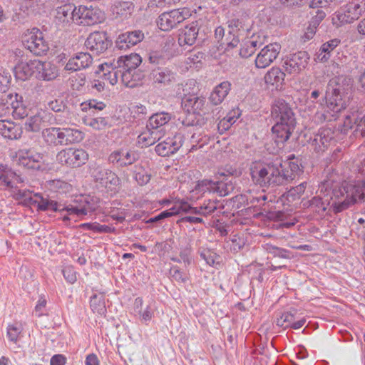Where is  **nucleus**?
<instances>
[{
    "label": "nucleus",
    "mask_w": 365,
    "mask_h": 365,
    "mask_svg": "<svg viewBox=\"0 0 365 365\" xmlns=\"http://www.w3.org/2000/svg\"><path fill=\"white\" fill-rule=\"evenodd\" d=\"M37 60H30L29 62H21L14 68L15 76L21 81H26L36 74V65L34 62Z\"/></svg>",
    "instance_id": "4c0bfd02"
},
{
    "label": "nucleus",
    "mask_w": 365,
    "mask_h": 365,
    "mask_svg": "<svg viewBox=\"0 0 365 365\" xmlns=\"http://www.w3.org/2000/svg\"><path fill=\"white\" fill-rule=\"evenodd\" d=\"M171 119V115L168 113L161 112L153 114L148 121L146 128L157 130L158 128L167 124Z\"/></svg>",
    "instance_id": "37998d69"
},
{
    "label": "nucleus",
    "mask_w": 365,
    "mask_h": 365,
    "mask_svg": "<svg viewBox=\"0 0 365 365\" xmlns=\"http://www.w3.org/2000/svg\"><path fill=\"white\" fill-rule=\"evenodd\" d=\"M281 171L284 178V185L292 182L304 173L302 160L294 155L288 156L287 160L282 163Z\"/></svg>",
    "instance_id": "f8f14e48"
},
{
    "label": "nucleus",
    "mask_w": 365,
    "mask_h": 365,
    "mask_svg": "<svg viewBox=\"0 0 365 365\" xmlns=\"http://www.w3.org/2000/svg\"><path fill=\"white\" fill-rule=\"evenodd\" d=\"M215 181L210 179H203L201 180H198L195 185V190L200 192H206L208 191L210 192H214L215 190Z\"/></svg>",
    "instance_id": "bf43d9fd"
},
{
    "label": "nucleus",
    "mask_w": 365,
    "mask_h": 365,
    "mask_svg": "<svg viewBox=\"0 0 365 365\" xmlns=\"http://www.w3.org/2000/svg\"><path fill=\"white\" fill-rule=\"evenodd\" d=\"M158 26L163 31H170L174 28L170 11L161 14L157 21Z\"/></svg>",
    "instance_id": "6e6d98bb"
},
{
    "label": "nucleus",
    "mask_w": 365,
    "mask_h": 365,
    "mask_svg": "<svg viewBox=\"0 0 365 365\" xmlns=\"http://www.w3.org/2000/svg\"><path fill=\"white\" fill-rule=\"evenodd\" d=\"M280 51L281 45L278 43H269L265 46L256 57V67L264 68L269 66L277 58Z\"/></svg>",
    "instance_id": "6ab92c4d"
},
{
    "label": "nucleus",
    "mask_w": 365,
    "mask_h": 365,
    "mask_svg": "<svg viewBox=\"0 0 365 365\" xmlns=\"http://www.w3.org/2000/svg\"><path fill=\"white\" fill-rule=\"evenodd\" d=\"M199 32L197 21H192L180 31L178 43L180 46L185 45L192 46L197 39Z\"/></svg>",
    "instance_id": "bb28decb"
},
{
    "label": "nucleus",
    "mask_w": 365,
    "mask_h": 365,
    "mask_svg": "<svg viewBox=\"0 0 365 365\" xmlns=\"http://www.w3.org/2000/svg\"><path fill=\"white\" fill-rule=\"evenodd\" d=\"M22 43L25 48L35 56L46 55L49 50L43 32L38 28L27 30L22 36Z\"/></svg>",
    "instance_id": "6e6552de"
},
{
    "label": "nucleus",
    "mask_w": 365,
    "mask_h": 365,
    "mask_svg": "<svg viewBox=\"0 0 365 365\" xmlns=\"http://www.w3.org/2000/svg\"><path fill=\"white\" fill-rule=\"evenodd\" d=\"M148 60L150 63L149 69L157 66H164L167 58L163 51H150L148 53Z\"/></svg>",
    "instance_id": "3c124183"
},
{
    "label": "nucleus",
    "mask_w": 365,
    "mask_h": 365,
    "mask_svg": "<svg viewBox=\"0 0 365 365\" xmlns=\"http://www.w3.org/2000/svg\"><path fill=\"white\" fill-rule=\"evenodd\" d=\"M200 256L206 263L212 267L220 264L221 257L214 250L209 248H202L199 251Z\"/></svg>",
    "instance_id": "8fccbe9b"
},
{
    "label": "nucleus",
    "mask_w": 365,
    "mask_h": 365,
    "mask_svg": "<svg viewBox=\"0 0 365 365\" xmlns=\"http://www.w3.org/2000/svg\"><path fill=\"white\" fill-rule=\"evenodd\" d=\"M351 86L344 76H336L329 80L325 93L328 108L339 114L348 106Z\"/></svg>",
    "instance_id": "7ed1b4c3"
},
{
    "label": "nucleus",
    "mask_w": 365,
    "mask_h": 365,
    "mask_svg": "<svg viewBox=\"0 0 365 365\" xmlns=\"http://www.w3.org/2000/svg\"><path fill=\"white\" fill-rule=\"evenodd\" d=\"M338 117L339 115L329 109L328 106L325 104L321 110L315 113L314 120L317 123H323L324 122L336 120Z\"/></svg>",
    "instance_id": "49530a36"
},
{
    "label": "nucleus",
    "mask_w": 365,
    "mask_h": 365,
    "mask_svg": "<svg viewBox=\"0 0 365 365\" xmlns=\"http://www.w3.org/2000/svg\"><path fill=\"white\" fill-rule=\"evenodd\" d=\"M143 38L144 34L141 30L129 31L118 36L115 45L120 50H126L141 42Z\"/></svg>",
    "instance_id": "5701e85b"
},
{
    "label": "nucleus",
    "mask_w": 365,
    "mask_h": 365,
    "mask_svg": "<svg viewBox=\"0 0 365 365\" xmlns=\"http://www.w3.org/2000/svg\"><path fill=\"white\" fill-rule=\"evenodd\" d=\"M23 133V130L19 124L13 121L0 120V134L9 140H18Z\"/></svg>",
    "instance_id": "72a5a7b5"
},
{
    "label": "nucleus",
    "mask_w": 365,
    "mask_h": 365,
    "mask_svg": "<svg viewBox=\"0 0 365 365\" xmlns=\"http://www.w3.org/2000/svg\"><path fill=\"white\" fill-rule=\"evenodd\" d=\"M170 275L173 280L178 283H186L187 282L188 275L182 271L178 266H173L169 271Z\"/></svg>",
    "instance_id": "4d7b16f0"
},
{
    "label": "nucleus",
    "mask_w": 365,
    "mask_h": 365,
    "mask_svg": "<svg viewBox=\"0 0 365 365\" xmlns=\"http://www.w3.org/2000/svg\"><path fill=\"white\" fill-rule=\"evenodd\" d=\"M231 86V83L228 81H224L217 85L210 93V103L212 106L221 104L230 91Z\"/></svg>",
    "instance_id": "f704fd0d"
},
{
    "label": "nucleus",
    "mask_w": 365,
    "mask_h": 365,
    "mask_svg": "<svg viewBox=\"0 0 365 365\" xmlns=\"http://www.w3.org/2000/svg\"><path fill=\"white\" fill-rule=\"evenodd\" d=\"M271 116L275 122L272 128L275 141L283 144L289 139L296 127L293 110L284 99L277 98L272 105Z\"/></svg>",
    "instance_id": "f03ea898"
},
{
    "label": "nucleus",
    "mask_w": 365,
    "mask_h": 365,
    "mask_svg": "<svg viewBox=\"0 0 365 365\" xmlns=\"http://www.w3.org/2000/svg\"><path fill=\"white\" fill-rule=\"evenodd\" d=\"M307 182H303L299 185L292 187L287 192L282 196V200L283 202L287 201L288 203L293 202L297 200H299L302 195L304 194L307 188Z\"/></svg>",
    "instance_id": "79ce46f5"
},
{
    "label": "nucleus",
    "mask_w": 365,
    "mask_h": 365,
    "mask_svg": "<svg viewBox=\"0 0 365 365\" xmlns=\"http://www.w3.org/2000/svg\"><path fill=\"white\" fill-rule=\"evenodd\" d=\"M90 307L93 313L104 315L106 313L105 297L103 294H95L91 297Z\"/></svg>",
    "instance_id": "09e8293b"
},
{
    "label": "nucleus",
    "mask_w": 365,
    "mask_h": 365,
    "mask_svg": "<svg viewBox=\"0 0 365 365\" xmlns=\"http://www.w3.org/2000/svg\"><path fill=\"white\" fill-rule=\"evenodd\" d=\"M88 159L86 151L81 148H65L56 155V160L62 165L76 168L86 164Z\"/></svg>",
    "instance_id": "9d476101"
},
{
    "label": "nucleus",
    "mask_w": 365,
    "mask_h": 365,
    "mask_svg": "<svg viewBox=\"0 0 365 365\" xmlns=\"http://www.w3.org/2000/svg\"><path fill=\"white\" fill-rule=\"evenodd\" d=\"M317 195L309 200L308 208L319 217L338 214L349 207L357 200H365V180L354 185H340L330 179L319 185Z\"/></svg>",
    "instance_id": "f257e3e1"
},
{
    "label": "nucleus",
    "mask_w": 365,
    "mask_h": 365,
    "mask_svg": "<svg viewBox=\"0 0 365 365\" xmlns=\"http://www.w3.org/2000/svg\"><path fill=\"white\" fill-rule=\"evenodd\" d=\"M284 78L285 73L280 68L274 66L267 72L264 79L266 84L281 91L284 86Z\"/></svg>",
    "instance_id": "473e14b6"
},
{
    "label": "nucleus",
    "mask_w": 365,
    "mask_h": 365,
    "mask_svg": "<svg viewBox=\"0 0 365 365\" xmlns=\"http://www.w3.org/2000/svg\"><path fill=\"white\" fill-rule=\"evenodd\" d=\"M134 178L140 186L146 185L150 180V175L141 166L135 165Z\"/></svg>",
    "instance_id": "5fc2aeb1"
},
{
    "label": "nucleus",
    "mask_w": 365,
    "mask_h": 365,
    "mask_svg": "<svg viewBox=\"0 0 365 365\" xmlns=\"http://www.w3.org/2000/svg\"><path fill=\"white\" fill-rule=\"evenodd\" d=\"M264 218L274 222H280L279 227L289 228L295 225V222H284L286 214L283 211H269L264 215Z\"/></svg>",
    "instance_id": "603ef678"
},
{
    "label": "nucleus",
    "mask_w": 365,
    "mask_h": 365,
    "mask_svg": "<svg viewBox=\"0 0 365 365\" xmlns=\"http://www.w3.org/2000/svg\"><path fill=\"white\" fill-rule=\"evenodd\" d=\"M151 130L148 128L138 136V144L140 148L149 147L160 140L157 132Z\"/></svg>",
    "instance_id": "c03bdc74"
},
{
    "label": "nucleus",
    "mask_w": 365,
    "mask_h": 365,
    "mask_svg": "<svg viewBox=\"0 0 365 365\" xmlns=\"http://www.w3.org/2000/svg\"><path fill=\"white\" fill-rule=\"evenodd\" d=\"M306 323L304 318L295 321L294 314L290 312H284L277 314L276 319V324L285 330L291 328L293 329H299Z\"/></svg>",
    "instance_id": "c756f323"
},
{
    "label": "nucleus",
    "mask_w": 365,
    "mask_h": 365,
    "mask_svg": "<svg viewBox=\"0 0 365 365\" xmlns=\"http://www.w3.org/2000/svg\"><path fill=\"white\" fill-rule=\"evenodd\" d=\"M76 24L92 26L101 23L103 19L102 12L98 9L79 6L77 8Z\"/></svg>",
    "instance_id": "a211bd4d"
},
{
    "label": "nucleus",
    "mask_w": 365,
    "mask_h": 365,
    "mask_svg": "<svg viewBox=\"0 0 365 365\" xmlns=\"http://www.w3.org/2000/svg\"><path fill=\"white\" fill-rule=\"evenodd\" d=\"M24 180L20 175L6 164H0V185L13 188L15 184L21 183Z\"/></svg>",
    "instance_id": "cd10ccee"
},
{
    "label": "nucleus",
    "mask_w": 365,
    "mask_h": 365,
    "mask_svg": "<svg viewBox=\"0 0 365 365\" xmlns=\"http://www.w3.org/2000/svg\"><path fill=\"white\" fill-rule=\"evenodd\" d=\"M144 76L143 73L137 70H135V71H123L121 72V82L126 87L135 88L140 84V81Z\"/></svg>",
    "instance_id": "ea45409f"
},
{
    "label": "nucleus",
    "mask_w": 365,
    "mask_h": 365,
    "mask_svg": "<svg viewBox=\"0 0 365 365\" xmlns=\"http://www.w3.org/2000/svg\"><path fill=\"white\" fill-rule=\"evenodd\" d=\"M282 161L276 160L265 163L262 166L251 169V177L253 182L261 187L279 186L284 185L282 174Z\"/></svg>",
    "instance_id": "20e7f679"
},
{
    "label": "nucleus",
    "mask_w": 365,
    "mask_h": 365,
    "mask_svg": "<svg viewBox=\"0 0 365 365\" xmlns=\"http://www.w3.org/2000/svg\"><path fill=\"white\" fill-rule=\"evenodd\" d=\"M194 114H184L182 116H180L178 119V125H181L183 127H192L197 125V121L194 118Z\"/></svg>",
    "instance_id": "338daca9"
},
{
    "label": "nucleus",
    "mask_w": 365,
    "mask_h": 365,
    "mask_svg": "<svg viewBox=\"0 0 365 365\" xmlns=\"http://www.w3.org/2000/svg\"><path fill=\"white\" fill-rule=\"evenodd\" d=\"M36 65V77L40 80L51 81L56 78V68L49 62L37 60L34 62Z\"/></svg>",
    "instance_id": "c9c22d12"
},
{
    "label": "nucleus",
    "mask_w": 365,
    "mask_h": 365,
    "mask_svg": "<svg viewBox=\"0 0 365 365\" xmlns=\"http://www.w3.org/2000/svg\"><path fill=\"white\" fill-rule=\"evenodd\" d=\"M41 117L39 114L31 116L25 123V129L27 131L38 132L41 130Z\"/></svg>",
    "instance_id": "13d9d810"
},
{
    "label": "nucleus",
    "mask_w": 365,
    "mask_h": 365,
    "mask_svg": "<svg viewBox=\"0 0 365 365\" xmlns=\"http://www.w3.org/2000/svg\"><path fill=\"white\" fill-rule=\"evenodd\" d=\"M309 60V53L300 51L288 56L284 61L283 68L289 74H299L307 67Z\"/></svg>",
    "instance_id": "2eb2a0df"
},
{
    "label": "nucleus",
    "mask_w": 365,
    "mask_h": 365,
    "mask_svg": "<svg viewBox=\"0 0 365 365\" xmlns=\"http://www.w3.org/2000/svg\"><path fill=\"white\" fill-rule=\"evenodd\" d=\"M93 63V58L88 52L77 53L71 58L65 66L66 71L73 72L88 68Z\"/></svg>",
    "instance_id": "b1692460"
},
{
    "label": "nucleus",
    "mask_w": 365,
    "mask_h": 365,
    "mask_svg": "<svg viewBox=\"0 0 365 365\" xmlns=\"http://www.w3.org/2000/svg\"><path fill=\"white\" fill-rule=\"evenodd\" d=\"M62 130L64 146L78 143L84 138V133L80 130L71 128H62Z\"/></svg>",
    "instance_id": "a19ab883"
},
{
    "label": "nucleus",
    "mask_w": 365,
    "mask_h": 365,
    "mask_svg": "<svg viewBox=\"0 0 365 365\" xmlns=\"http://www.w3.org/2000/svg\"><path fill=\"white\" fill-rule=\"evenodd\" d=\"M84 202L85 208L86 209V215L91 213L98 207L100 199L96 197L87 196L85 197Z\"/></svg>",
    "instance_id": "69168bd1"
},
{
    "label": "nucleus",
    "mask_w": 365,
    "mask_h": 365,
    "mask_svg": "<svg viewBox=\"0 0 365 365\" xmlns=\"http://www.w3.org/2000/svg\"><path fill=\"white\" fill-rule=\"evenodd\" d=\"M340 43L341 40L336 38L324 43L315 54V61L322 63L327 62L336 51Z\"/></svg>",
    "instance_id": "7c9ffc66"
},
{
    "label": "nucleus",
    "mask_w": 365,
    "mask_h": 365,
    "mask_svg": "<svg viewBox=\"0 0 365 365\" xmlns=\"http://www.w3.org/2000/svg\"><path fill=\"white\" fill-rule=\"evenodd\" d=\"M141 63L142 58L139 54L131 53L119 56L117 59L115 58L113 66H117V68H120L121 71H135Z\"/></svg>",
    "instance_id": "c85d7f7f"
},
{
    "label": "nucleus",
    "mask_w": 365,
    "mask_h": 365,
    "mask_svg": "<svg viewBox=\"0 0 365 365\" xmlns=\"http://www.w3.org/2000/svg\"><path fill=\"white\" fill-rule=\"evenodd\" d=\"M17 199H23L25 202L31 205L37 206L38 210L42 211L39 208L41 200H51L48 197H43L39 194H35L34 197L31 196V192L29 190H19L16 193Z\"/></svg>",
    "instance_id": "de8ad7c7"
},
{
    "label": "nucleus",
    "mask_w": 365,
    "mask_h": 365,
    "mask_svg": "<svg viewBox=\"0 0 365 365\" xmlns=\"http://www.w3.org/2000/svg\"><path fill=\"white\" fill-rule=\"evenodd\" d=\"M180 212L191 213L195 215H203L207 217L218 209H223V203L215 197L205 199L200 207H192L187 202L183 200H178Z\"/></svg>",
    "instance_id": "9b49d317"
},
{
    "label": "nucleus",
    "mask_w": 365,
    "mask_h": 365,
    "mask_svg": "<svg viewBox=\"0 0 365 365\" xmlns=\"http://www.w3.org/2000/svg\"><path fill=\"white\" fill-rule=\"evenodd\" d=\"M77 8L72 4H66L56 9V19L63 26H68L73 22L76 24Z\"/></svg>",
    "instance_id": "393cba45"
},
{
    "label": "nucleus",
    "mask_w": 365,
    "mask_h": 365,
    "mask_svg": "<svg viewBox=\"0 0 365 365\" xmlns=\"http://www.w3.org/2000/svg\"><path fill=\"white\" fill-rule=\"evenodd\" d=\"M365 12L364 0H353L342 6L333 17V24L337 27L351 24Z\"/></svg>",
    "instance_id": "423d86ee"
},
{
    "label": "nucleus",
    "mask_w": 365,
    "mask_h": 365,
    "mask_svg": "<svg viewBox=\"0 0 365 365\" xmlns=\"http://www.w3.org/2000/svg\"><path fill=\"white\" fill-rule=\"evenodd\" d=\"M21 330V327L18 323L9 324L7 328V336L9 339L14 343H16Z\"/></svg>",
    "instance_id": "680f3d73"
},
{
    "label": "nucleus",
    "mask_w": 365,
    "mask_h": 365,
    "mask_svg": "<svg viewBox=\"0 0 365 365\" xmlns=\"http://www.w3.org/2000/svg\"><path fill=\"white\" fill-rule=\"evenodd\" d=\"M334 141V132L330 128H319L309 139V143L316 153L324 152Z\"/></svg>",
    "instance_id": "dca6fc26"
},
{
    "label": "nucleus",
    "mask_w": 365,
    "mask_h": 365,
    "mask_svg": "<svg viewBox=\"0 0 365 365\" xmlns=\"http://www.w3.org/2000/svg\"><path fill=\"white\" fill-rule=\"evenodd\" d=\"M92 175L95 182L104 188L112 190L119 182V178L114 172L101 166L95 168Z\"/></svg>",
    "instance_id": "aec40b11"
},
{
    "label": "nucleus",
    "mask_w": 365,
    "mask_h": 365,
    "mask_svg": "<svg viewBox=\"0 0 365 365\" xmlns=\"http://www.w3.org/2000/svg\"><path fill=\"white\" fill-rule=\"evenodd\" d=\"M148 78L154 87L166 88L176 83L178 74L169 67L157 66L150 68Z\"/></svg>",
    "instance_id": "1a4fd4ad"
},
{
    "label": "nucleus",
    "mask_w": 365,
    "mask_h": 365,
    "mask_svg": "<svg viewBox=\"0 0 365 365\" xmlns=\"http://www.w3.org/2000/svg\"><path fill=\"white\" fill-rule=\"evenodd\" d=\"M112 45V41L105 31H94L87 37L85 46L93 54L100 55L104 53Z\"/></svg>",
    "instance_id": "ddd939ff"
},
{
    "label": "nucleus",
    "mask_w": 365,
    "mask_h": 365,
    "mask_svg": "<svg viewBox=\"0 0 365 365\" xmlns=\"http://www.w3.org/2000/svg\"><path fill=\"white\" fill-rule=\"evenodd\" d=\"M205 53L199 51L198 49H193L190 52L189 56L187 58L186 63L187 64H201L202 60L205 59Z\"/></svg>",
    "instance_id": "0e129e2a"
},
{
    "label": "nucleus",
    "mask_w": 365,
    "mask_h": 365,
    "mask_svg": "<svg viewBox=\"0 0 365 365\" xmlns=\"http://www.w3.org/2000/svg\"><path fill=\"white\" fill-rule=\"evenodd\" d=\"M134 10V4L131 1H118L114 6V12L118 16L126 17Z\"/></svg>",
    "instance_id": "864d4df0"
},
{
    "label": "nucleus",
    "mask_w": 365,
    "mask_h": 365,
    "mask_svg": "<svg viewBox=\"0 0 365 365\" xmlns=\"http://www.w3.org/2000/svg\"><path fill=\"white\" fill-rule=\"evenodd\" d=\"M115 58L109 61L101 63L98 66L97 73H102L101 78L107 81L110 85L113 86L118 83L119 77L121 78V70L113 66Z\"/></svg>",
    "instance_id": "a878e982"
},
{
    "label": "nucleus",
    "mask_w": 365,
    "mask_h": 365,
    "mask_svg": "<svg viewBox=\"0 0 365 365\" xmlns=\"http://www.w3.org/2000/svg\"><path fill=\"white\" fill-rule=\"evenodd\" d=\"M333 0H311L309 3V7L317 10H327Z\"/></svg>",
    "instance_id": "774afa93"
},
{
    "label": "nucleus",
    "mask_w": 365,
    "mask_h": 365,
    "mask_svg": "<svg viewBox=\"0 0 365 365\" xmlns=\"http://www.w3.org/2000/svg\"><path fill=\"white\" fill-rule=\"evenodd\" d=\"M258 38L259 36H252L242 41L239 51V54L242 58H247L251 56L262 46V43L257 39Z\"/></svg>",
    "instance_id": "e433bc0d"
},
{
    "label": "nucleus",
    "mask_w": 365,
    "mask_h": 365,
    "mask_svg": "<svg viewBox=\"0 0 365 365\" xmlns=\"http://www.w3.org/2000/svg\"><path fill=\"white\" fill-rule=\"evenodd\" d=\"M310 14L312 15V18L309 21V24L314 29H317L319 24L325 19L327 12L324 10H317L314 14L312 12H310Z\"/></svg>",
    "instance_id": "e2e57ef3"
},
{
    "label": "nucleus",
    "mask_w": 365,
    "mask_h": 365,
    "mask_svg": "<svg viewBox=\"0 0 365 365\" xmlns=\"http://www.w3.org/2000/svg\"><path fill=\"white\" fill-rule=\"evenodd\" d=\"M263 247L269 255H272V257H279L285 259H291L294 257V255L292 251L277 247L270 243H266Z\"/></svg>",
    "instance_id": "a18cd8bd"
},
{
    "label": "nucleus",
    "mask_w": 365,
    "mask_h": 365,
    "mask_svg": "<svg viewBox=\"0 0 365 365\" xmlns=\"http://www.w3.org/2000/svg\"><path fill=\"white\" fill-rule=\"evenodd\" d=\"M241 115V110L238 108L231 110L217 124V129L220 134L224 133L230 129L236 120Z\"/></svg>",
    "instance_id": "58836bf2"
},
{
    "label": "nucleus",
    "mask_w": 365,
    "mask_h": 365,
    "mask_svg": "<svg viewBox=\"0 0 365 365\" xmlns=\"http://www.w3.org/2000/svg\"><path fill=\"white\" fill-rule=\"evenodd\" d=\"M85 197L80 196L68 204L66 202L54 200H41L39 208L42 211H52L63 212L66 211L68 215H75L76 217L83 219L86 215V209L84 202Z\"/></svg>",
    "instance_id": "39448f33"
},
{
    "label": "nucleus",
    "mask_w": 365,
    "mask_h": 365,
    "mask_svg": "<svg viewBox=\"0 0 365 365\" xmlns=\"http://www.w3.org/2000/svg\"><path fill=\"white\" fill-rule=\"evenodd\" d=\"M183 142V135L180 133H177L173 136L168 137L164 140L159 143L155 146V150L159 156H170L179 150Z\"/></svg>",
    "instance_id": "f3484780"
},
{
    "label": "nucleus",
    "mask_w": 365,
    "mask_h": 365,
    "mask_svg": "<svg viewBox=\"0 0 365 365\" xmlns=\"http://www.w3.org/2000/svg\"><path fill=\"white\" fill-rule=\"evenodd\" d=\"M182 107L188 113L197 115L207 114L210 109L206 98L196 94H185L182 98Z\"/></svg>",
    "instance_id": "4468645a"
},
{
    "label": "nucleus",
    "mask_w": 365,
    "mask_h": 365,
    "mask_svg": "<svg viewBox=\"0 0 365 365\" xmlns=\"http://www.w3.org/2000/svg\"><path fill=\"white\" fill-rule=\"evenodd\" d=\"M214 192L220 196H226L232 192L235 187V178L232 177V173L228 171V174L225 172L219 171L215 175Z\"/></svg>",
    "instance_id": "412c9836"
},
{
    "label": "nucleus",
    "mask_w": 365,
    "mask_h": 365,
    "mask_svg": "<svg viewBox=\"0 0 365 365\" xmlns=\"http://www.w3.org/2000/svg\"><path fill=\"white\" fill-rule=\"evenodd\" d=\"M44 155L37 152L34 148H20L14 156L16 165L32 170H42Z\"/></svg>",
    "instance_id": "0eeeda50"
},
{
    "label": "nucleus",
    "mask_w": 365,
    "mask_h": 365,
    "mask_svg": "<svg viewBox=\"0 0 365 365\" xmlns=\"http://www.w3.org/2000/svg\"><path fill=\"white\" fill-rule=\"evenodd\" d=\"M62 128L50 127L43 130L42 137L49 147L64 146Z\"/></svg>",
    "instance_id": "2f4dec72"
},
{
    "label": "nucleus",
    "mask_w": 365,
    "mask_h": 365,
    "mask_svg": "<svg viewBox=\"0 0 365 365\" xmlns=\"http://www.w3.org/2000/svg\"><path fill=\"white\" fill-rule=\"evenodd\" d=\"M138 159V155L134 151L125 150L113 151L108 157L109 162L118 168L131 165Z\"/></svg>",
    "instance_id": "4be33fe9"
},
{
    "label": "nucleus",
    "mask_w": 365,
    "mask_h": 365,
    "mask_svg": "<svg viewBox=\"0 0 365 365\" xmlns=\"http://www.w3.org/2000/svg\"><path fill=\"white\" fill-rule=\"evenodd\" d=\"M88 125L95 130H103L107 127L110 126L108 118L97 117L90 119Z\"/></svg>",
    "instance_id": "052dcab7"
}]
</instances>
